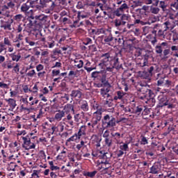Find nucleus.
Listing matches in <instances>:
<instances>
[{
	"instance_id": "f257e3e1",
	"label": "nucleus",
	"mask_w": 178,
	"mask_h": 178,
	"mask_svg": "<svg viewBox=\"0 0 178 178\" xmlns=\"http://www.w3.org/2000/svg\"><path fill=\"white\" fill-rule=\"evenodd\" d=\"M47 19L48 16L44 14L36 16H34V14H31L28 17L30 26H34L35 27H42L47 23Z\"/></svg>"
},
{
	"instance_id": "f03ea898",
	"label": "nucleus",
	"mask_w": 178,
	"mask_h": 178,
	"mask_svg": "<svg viewBox=\"0 0 178 178\" xmlns=\"http://www.w3.org/2000/svg\"><path fill=\"white\" fill-rule=\"evenodd\" d=\"M16 5L15 1L11 0L6 1L3 5L0 6V19L2 17H13L9 9H15Z\"/></svg>"
},
{
	"instance_id": "7ed1b4c3",
	"label": "nucleus",
	"mask_w": 178,
	"mask_h": 178,
	"mask_svg": "<svg viewBox=\"0 0 178 178\" xmlns=\"http://www.w3.org/2000/svg\"><path fill=\"white\" fill-rule=\"evenodd\" d=\"M130 20H131V17L124 14L120 18H117L114 20V26L117 28V30L122 31L124 29L126 24L129 23Z\"/></svg>"
},
{
	"instance_id": "20e7f679",
	"label": "nucleus",
	"mask_w": 178,
	"mask_h": 178,
	"mask_svg": "<svg viewBox=\"0 0 178 178\" xmlns=\"http://www.w3.org/2000/svg\"><path fill=\"white\" fill-rule=\"evenodd\" d=\"M102 123L104 129H112L116 126V118L112 115L106 114L102 120Z\"/></svg>"
},
{
	"instance_id": "39448f33",
	"label": "nucleus",
	"mask_w": 178,
	"mask_h": 178,
	"mask_svg": "<svg viewBox=\"0 0 178 178\" xmlns=\"http://www.w3.org/2000/svg\"><path fill=\"white\" fill-rule=\"evenodd\" d=\"M99 163L102 165V169L108 170V169L111 168V158H109V153L103 152V154L99 158Z\"/></svg>"
},
{
	"instance_id": "423d86ee",
	"label": "nucleus",
	"mask_w": 178,
	"mask_h": 178,
	"mask_svg": "<svg viewBox=\"0 0 178 178\" xmlns=\"http://www.w3.org/2000/svg\"><path fill=\"white\" fill-rule=\"evenodd\" d=\"M0 20V27L3 29V30H8V31H12V24H13V19L12 17H3Z\"/></svg>"
},
{
	"instance_id": "0eeeda50",
	"label": "nucleus",
	"mask_w": 178,
	"mask_h": 178,
	"mask_svg": "<svg viewBox=\"0 0 178 178\" xmlns=\"http://www.w3.org/2000/svg\"><path fill=\"white\" fill-rule=\"evenodd\" d=\"M21 138L23 140L22 148L26 149V151L35 149V144L34 143H31V138H30V136L26 135L25 136H22Z\"/></svg>"
},
{
	"instance_id": "6e6552de",
	"label": "nucleus",
	"mask_w": 178,
	"mask_h": 178,
	"mask_svg": "<svg viewBox=\"0 0 178 178\" xmlns=\"http://www.w3.org/2000/svg\"><path fill=\"white\" fill-rule=\"evenodd\" d=\"M33 6L34 4L33 3V1H27L26 3H24L21 6L20 10L22 13H24V15H26L29 17V16H30L31 15H33L34 12V10H30V8H33V9H34Z\"/></svg>"
},
{
	"instance_id": "1a4fd4ad",
	"label": "nucleus",
	"mask_w": 178,
	"mask_h": 178,
	"mask_svg": "<svg viewBox=\"0 0 178 178\" xmlns=\"http://www.w3.org/2000/svg\"><path fill=\"white\" fill-rule=\"evenodd\" d=\"M150 58H152V55L149 53H146L140 61H137V66L147 69L148 67V59H150Z\"/></svg>"
},
{
	"instance_id": "9d476101",
	"label": "nucleus",
	"mask_w": 178,
	"mask_h": 178,
	"mask_svg": "<svg viewBox=\"0 0 178 178\" xmlns=\"http://www.w3.org/2000/svg\"><path fill=\"white\" fill-rule=\"evenodd\" d=\"M101 58H102V59L101 60L100 63H99V66L102 69H104L105 66L109 65V63H110L109 58H111V54L109 53L103 54L101 56Z\"/></svg>"
},
{
	"instance_id": "9b49d317",
	"label": "nucleus",
	"mask_w": 178,
	"mask_h": 178,
	"mask_svg": "<svg viewBox=\"0 0 178 178\" xmlns=\"http://www.w3.org/2000/svg\"><path fill=\"white\" fill-rule=\"evenodd\" d=\"M176 24H177V21L175 20L173 18L168 19L163 23L165 28L164 31H166L167 30H173Z\"/></svg>"
},
{
	"instance_id": "f8f14e48",
	"label": "nucleus",
	"mask_w": 178,
	"mask_h": 178,
	"mask_svg": "<svg viewBox=\"0 0 178 178\" xmlns=\"http://www.w3.org/2000/svg\"><path fill=\"white\" fill-rule=\"evenodd\" d=\"M103 38H104V42L107 44V45H111V44L113 41H115V37L112 35V31H111V29H108L107 32H106V35H103Z\"/></svg>"
},
{
	"instance_id": "ddd939ff",
	"label": "nucleus",
	"mask_w": 178,
	"mask_h": 178,
	"mask_svg": "<svg viewBox=\"0 0 178 178\" xmlns=\"http://www.w3.org/2000/svg\"><path fill=\"white\" fill-rule=\"evenodd\" d=\"M46 0H32V3H33L34 9L37 10H42L45 8Z\"/></svg>"
},
{
	"instance_id": "4468645a",
	"label": "nucleus",
	"mask_w": 178,
	"mask_h": 178,
	"mask_svg": "<svg viewBox=\"0 0 178 178\" xmlns=\"http://www.w3.org/2000/svg\"><path fill=\"white\" fill-rule=\"evenodd\" d=\"M148 96H147V99H146V102L145 104H147V106H149L150 108H152V106H155V98H154L152 97V94H154V92H152V90H148Z\"/></svg>"
},
{
	"instance_id": "2eb2a0df",
	"label": "nucleus",
	"mask_w": 178,
	"mask_h": 178,
	"mask_svg": "<svg viewBox=\"0 0 178 178\" xmlns=\"http://www.w3.org/2000/svg\"><path fill=\"white\" fill-rule=\"evenodd\" d=\"M111 62L113 63V67L117 70H120L121 69L123 70V65L119 62V57L118 56V54L114 56Z\"/></svg>"
},
{
	"instance_id": "dca6fc26",
	"label": "nucleus",
	"mask_w": 178,
	"mask_h": 178,
	"mask_svg": "<svg viewBox=\"0 0 178 178\" xmlns=\"http://www.w3.org/2000/svg\"><path fill=\"white\" fill-rule=\"evenodd\" d=\"M55 1L54 0H46L45 1V8H48V10H46V13H51V10L55 9Z\"/></svg>"
},
{
	"instance_id": "f3484780",
	"label": "nucleus",
	"mask_w": 178,
	"mask_h": 178,
	"mask_svg": "<svg viewBox=\"0 0 178 178\" xmlns=\"http://www.w3.org/2000/svg\"><path fill=\"white\" fill-rule=\"evenodd\" d=\"M159 99V104L157 105V108H163V106H166L168 105V98L165 96L160 95L158 97Z\"/></svg>"
},
{
	"instance_id": "a211bd4d",
	"label": "nucleus",
	"mask_w": 178,
	"mask_h": 178,
	"mask_svg": "<svg viewBox=\"0 0 178 178\" xmlns=\"http://www.w3.org/2000/svg\"><path fill=\"white\" fill-rule=\"evenodd\" d=\"M92 143L94 144L97 148L101 147V141L102 138L97 134H94L91 136Z\"/></svg>"
},
{
	"instance_id": "6ab92c4d",
	"label": "nucleus",
	"mask_w": 178,
	"mask_h": 178,
	"mask_svg": "<svg viewBox=\"0 0 178 178\" xmlns=\"http://www.w3.org/2000/svg\"><path fill=\"white\" fill-rule=\"evenodd\" d=\"M161 172V165L159 163H154L150 168L149 173L152 175H158Z\"/></svg>"
},
{
	"instance_id": "aec40b11",
	"label": "nucleus",
	"mask_w": 178,
	"mask_h": 178,
	"mask_svg": "<svg viewBox=\"0 0 178 178\" xmlns=\"http://www.w3.org/2000/svg\"><path fill=\"white\" fill-rule=\"evenodd\" d=\"M83 95V92H81V90H73L71 92L70 97L72 98H74L76 99V101H79L81 99V97Z\"/></svg>"
},
{
	"instance_id": "412c9836",
	"label": "nucleus",
	"mask_w": 178,
	"mask_h": 178,
	"mask_svg": "<svg viewBox=\"0 0 178 178\" xmlns=\"http://www.w3.org/2000/svg\"><path fill=\"white\" fill-rule=\"evenodd\" d=\"M55 47V40L51 36H49L45 42L44 47L52 49Z\"/></svg>"
},
{
	"instance_id": "4be33fe9",
	"label": "nucleus",
	"mask_w": 178,
	"mask_h": 178,
	"mask_svg": "<svg viewBox=\"0 0 178 178\" xmlns=\"http://www.w3.org/2000/svg\"><path fill=\"white\" fill-rule=\"evenodd\" d=\"M70 111H72V112H73V114H74V106L70 104H66L63 110V111L64 112V115L65 113H66V115H69V112H70Z\"/></svg>"
},
{
	"instance_id": "5701e85b",
	"label": "nucleus",
	"mask_w": 178,
	"mask_h": 178,
	"mask_svg": "<svg viewBox=\"0 0 178 178\" xmlns=\"http://www.w3.org/2000/svg\"><path fill=\"white\" fill-rule=\"evenodd\" d=\"M111 136L114 138L116 144H120V138H123V134H120L119 132H112Z\"/></svg>"
},
{
	"instance_id": "b1692460",
	"label": "nucleus",
	"mask_w": 178,
	"mask_h": 178,
	"mask_svg": "<svg viewBox=\"0 0 178 178\" xmlns=\"http://www.w3.org/2000/svg\"><path fill=\"white\" fill-rule=\"evenodd\" d=\"M86 130H87V126L82 125L81 127H80L78 131V133H76V135H78V137H79V140H80L81 137H83V136H86Z\"/></svg>"
},
{
	"instance_id": "393cba45",
	"label": "nucleus",
	"mask_w": 178,
	"mask_h": 178,
	"mask_svg": "<svg viewBox=\"0 0 178 178\" xmlns=\"http://www.w3.org/2000/svg\"><path fill=\"white\" fill-rule=\"evenodd\" d=\"M108 30L109 29H105L104 28H100V29H97V30L92 29V33L93 34H95V35H99L100 34H104V35H105Z\"/></svg>"
},
{
	"instance_id": "a878e982",
	"label": "nucleus",
	"mask_w": 178,
	"mask_h": 178,
	"mask_svg": "<svg viewBox=\"0 0 178 178\" xmlns=\"http://www.w3.org/2000/svg\"><path fill=\"white\" fill-rule=\"evenodd\" d=\"M136 12H138L140 15L144 13L147 16V13L149 12V6H143L141 8L136 9Z\"/></svg>"
},
{
	"instance_id": "bb28decb",
	"label": "nucleus",
	"mask_w": 178,
	"mask_h": 178,
	"mask_svg": "<svg viewBox=\"0 0 178 178\" xmlns=\"http://www.w3.org/2000/svg\"><path fill=\"white\" fill-rule=\"evenodd\" d=\"M92 118L96 120L101 122V119H102V111L97 110V111L93 113Z\"/></svg>"
},
{
	"instance_id": "cd10ccee",
	"label": "nucleus",
	"mask_w": 178,
	"mask_h": 178,
	"mask_svg": "<svg viewBox=\"0 0 178 178\" xmlns=\"http://www.w3.org/2000/svg\"><path fill=\"white\" fill-rule=\"evenodd\" d=\"M62 118H65V112L59 110L58 113L55 114L54 119L57 120V122H60V120H62Z\"/></svg>"
},
{
	"instance_id": "c85d7f7f",
	"label": "nucleus",
	"mask_w": 178,
	"mask_h": 178,
	"mask_svg": "<svg viewBox=\"0 0 178 178\" xmlns=\"http://www.w3.org/2000/svg\"><path fill=\"white\" fill-rule=\"evenodd\" d=\"M145 69H147V72L143 71V74H145L147 73L149 77H152V75L154 74V70H155V67L154 66H150L149 67H146V68Z\"/></svg>"
},
{
	"instance_id": "c756f323",
	"label": "nucleus",
	"mask_w": 178,
	"mask_h": 178,
	"mask_svg": "<svg viewBox=\"0 0 178 178\" xmlns=\"http://www.w3.org/2000/svg\"><path fill=\"white\" fill-rule=\"evenodd\" d=\"M10 57L13 62H19L22 58V55H20V53H18L17 54H16V53H13L10 54Z\"/></svg>"
},
{
	"instance_id": "7c9ffc66",
	"label": "nucleus",
	"mask_w": 178,
	"mask_h": 178,
	"mask_svg": "<svg viewBox=\"0 0 178 178\" xmlns=\"http://www.w3.org/2000/svg\"><path fill=\"white\" fill-rule=\"evenodd\" d=\"M5 101L6 102H8V105L10 106V108H12V109H15V108H16V106H17V104H16V100H15V99H5Z\"/></svg>"
},
{
	"instance_id": "2f4dec72",
	"label": "nucleus",
	"mask_w": 178,
	"mask_h": 178,
	"mask_svg": "<svg viewBox=\"0 0 178 178\" xmlns=\"http://www.w3.org/2000/svg\"><path fill=\"white\" fill-rule=\"evenodd\" d=\"M81 109L83 111V112H88V109L90 107L88 106V102L87 101L83 100L81 105Z\"/></svg>"
},
{
	"instance_id": "473e14b6",
	"label": "nucleus",
	"mask_w": 178,
	"mask_h": 178,
	"mask_svg": "<svg viewBox=\"0 0 178 178\" xmlns=\"http://www.w3.org/2000/svg\"><path fill=\"white\" fill-rule=\"evenodd\" d=\"M25 42L26 44V47H35L37 45L35 42L33 41V40L28 37L25 38Z\"/></svg>"
},
{
	"instance_id": "72a5a7b5",
	"label": "nucleus",
	"mask_w": 178,
	"mask_h": 178,
	"mask_svg": "<svg viewBox=\"0 0 178 178\" xmlns=\"http://www.w3.org/2000/svg\"><path fill=\"white\" fill-rule=\"evenodd\" d=\"M156 20V19H155V18L150 17L148 21H141L140 20V24H141V26H145L147 24H152V23H155Z\"/></svg>"
},
{
	"instance_id": "f704fd0d",
	"label": "nucleus",
	"mask_w": 178,
	"mask_h": 178,
	"mask_svg": "<svg viewBox=\"0 0 178 178\" xmlns=\"http://www.w3.org/2000/svg\"><path fill=\"white\" fill-rule=\"evenodd\" d=\"M116 95L113 97L114 101H118V99H122L124 97V92L122 91L118 90L116 92Z\"/></svg>"
},
{
	"instance_id": "c9c22d12",
	"label": "nucleus",
	"mask_w": 178,
	"mask_h": 178,
	"mask_svg": "<svg viewBox=\"0 0 178 178\" xmlns=\"http://www.w3.org/2000/svg\"><path fill=\"white\" fill-rule=\"evenodd\" d=\"M144 1L146 5H151L152 3L154 6H158L159 3V0H144Z\"/></svg>"
},
{
	"instance_id": "e433bc0d",
	"label": "nucleus",
	"mask_w": 178,
	"mask_h": 178,
	"mask_svg": "<svg viewBox=\"0 0 178 178\" xmlns=\"http://www.w3.org/2000/svg\"><path fill=\"white\" fill-rule=\"evenodd\" d=\"M109 91H111V89L109 88H103L100 89V95L103 98H105V95H106Z\"/></svg>"
},
{
	"instance_id": "4c0bfd02",
	"label": "nucleus",
	"mask_w": 178,
	"mask_h": 178,
	"mask_svg": "<svg viewBox=\"0 0 178 178\" xmlns=\"http://www.w3.org/2000/svg\"><path fill=\"white\" fill-rule=\"evenodd\" d=\"M74 63H76V65H75V66L78 68V69H81V67H83V66H84V62H83V60H74Z\"/></svg>"
},
{
	"instance_id": "58836bf2",
	"label": "nucleus",
	"mask_w": 178,
	"mask_h": 178,
	"mask_svg": "<svg viewBox=\"0 0 178 178\" xmlns=\"http://www.w3.org/2000/svg\"><path fill=\"white\" fill-rule=\"evenodd\" d=\"M97 172L96 170L92 172H86L83 173V176H86V177H95V175H97Z\"/></svg>"
},
{
	"instance_id": "ea45409f",
	"label": "nucleus",
	"mask_w": 178,
	"mask_h": 178,
	"mask_svg": "<svg viewBox=\"0 0 178 178\" xmlns=\"http://www.w3.org/2000/svg\"><path fill=\"white\" fill-rule=\"evenodd\" d=\"M104 143L107 147H112V136L104 138Z\"/></svg>"
},
{
	"instance_id": "a19ab883",
	"label": "nucleus",
	"mask_w": 178,
	"mask_h": 178,
	"mask_svg": "<svg viewBox=\"0 0 178 178\" xmlns=\"http://www.w3.org/2000/svg\"><path fill=\"white\" fill-rule=\"evenodd\" d=\"M170 6L172 10L176 12V10H178V1L177 0H175V1L170 4Z\"/></svg>"
},
{
	"instance_id": "79ce46f5",
	"label": "nucleus",
	"mask_w": 178,
	"mask_h": 178,
	"mask_svg": "<svg viewBox=\"0 0 178 178\" xmlns=\"http://www.w3.org/2000/svg\"><path fill=\"white\" fill-rule=\"evenodd\" d=\"M104 154V152L102 151H97V152H92V156L94 157V158H101V156L102 154Z\"/></svg>"
},
{
	"instance_id": "37998d69",
	"label": "nucleus",
	"mask_w": 178,
	"mask_h": 178,
	"mask_svg": "<svg viewBox=\"0 0 178 178\" xmlns=\"http://www.w3.org/2000/svg\"><path fill=\"white\" fill-rule=\"evenodd\" d=\"M144 111V106H138L136 107V109L135 110V113H136V115H140L141 113H143Z\"/></svg>"
},
{
	"instance_id": "c03bdc74",
	"label": "nucleus",
	"mask_w": 178,
	"mask_h": 178,
	"mask_svg": "<svg viewBox=\"0 0 178 178\" xmlns=\"http://www.w3.org/2000/svg\"><path fill=\"white\" fill-rule=\"evenodd\" d=\"M76 140H79V136L77 134H74L72 136L67 140L66 143H71V141H76Z\"/></svg>"
},
{
	"instance_id": "a18cd8bd",
	"label": "nucleus",
	"mask_w": 178,
	"mask_h": 178,
	"mask_svg": "<svg viewBox=\"0 0 178 178\" xmlns=\"http://www.w3.org/2000/svg\"><path fill=\"white\" fill-rule=\"evenodd\" d=\"M118 8H120V10H122V12L124 13V10H128L129 5H127L126 3H123Z\"/></svg>"
},
{
	"instance_id": "49530a36",
	"label": "nucleus",
	"mask_w": 178,
	"mask_h": 178,
	"mask_svg": "<svg viewBox=\"0 0 178 178\" xmlns=\"http://www.w3.org/2000/svg\"><path fill=\"white\" fill-rule=\"evenodd\" d=\"M168 6V4L163 1H161L159 3V8H162L163 12H165L166 10V8Z\"/></svg>"
},
{
	"instance_id": "de8ad7c7",
	"label": "nucleus",
	"mask_w": 178,
	"mask_h": 178,
	"mask_svg": "<svg viewBox=\"0 0 178 178\" xmlns=\"http://www.w3.org/2000/svg\"><path fill=\"white\" fill-rule=\"evenodd\" d=\"M159 8L158 7H152L151 6L150 8V12L151 13H153L154 15H158V13H159Z\"/></svg>"
},
{
	"instance_id": "09e8293b",
	"label": "nucleus",
	"mask_w": 178,
	"mask_h": 178,
	"mask_svg": "<svg viewBox=\"0 0 178 178\" xmlns=\"http://www.w3.org/2000/svg\"><path fill=\"white\" fill-rule=\"evenodd\" d=\"M114 42H118V44H122V42H124V40H123V36H118L117 38L114 37Z\"/></svg>"
},
{
	"instance_id": "8fccbe9b",
	"label": "nucleus",
	"mask_w": 178,
	"mask_h": 178,
	"mask_svg": "<svg viewBox=\"0 0 178 178\" xmlns=\"http://www.w3.org/2000/svg\"><path fill=\"white\" fill-rule=\"evenodd\" d=\"M120 149L122 151H129V143H124L120 145Z\"/></svg>"
},
{
	"instance_id": "3c124183",
	"label": "nucleus",
	"mask_w": 178,
	"mask_h": 178,
	"mask_svg": "<svg viewBox=\"0 0 178 178\" xmlns=\"http://www.w3.org/2000/svg\"><path fill=\"white\" fill-rule=\"evenodd\" d=\"M155 51L156 54H158L159 55H161L162 52H163V50L162 49V46L156 45L155 47Z\"/></svg>"
},
{
	"instance_id": "603ef678",
	"label": "nucleus",
	"mask_w": 178,
	"mask_h": 178,
	"mask_svg": "<svg viewBox=\"0 0 178 178\" xmlns=\"http://www.w3.org/2000/svg\"><path fill=\"white\" fill-rule=\"evenodd\" d=\"M63 122H65V123H67V124H69V126H70L72 129L74 127V121L73 120V118L70 120H66Z\"/></svg>"
},
{
	"instance_id": "864d4df0",
	"label": "nucleus",
	"mask_w": 178,
	"mask_h": 178,
	"mask_svg": "<svg viewBox=\"0 0 178 178\" xmlns=\"http://www.w3.org/2000/svg\"><path fill=\"white\" fill-rule=\"evenodd\" d=\"M3 42L4 45H7V47H12V42H10V40H9V38H4Z\"/></svg>"
},
{
	"instance_id": "5fc2aeb1",
	"label": "nucleus",
	"mask_w": 178,
	"mask_h": 178,
	"mask_svg": "<svg viewBox=\"0 0 178 178\" xmlns=\"http://www.w3.org/2000/svg\"><path fill=\"white\" fill-rule=\"evenodd\" d=\"M13 19L15 20V22H22V19H23V15L17 14L14 16Z\"/></svg>"
},
{
	"instance_id": "6e6d98bb",
	"label": "nucleus",
	"mask_w": 178,
	"mask_h": 178,
	"mask_svg": "<svg viewBox=\"0 0 178 178\" xmlns=\"http://www.w3.org/2000/svg\"><path fill=\"white\" fill-rule=\"evenodd\" d=\"M35 74H37L35 73V70H32L26 73V76H28V77H36Z\"/></svg>"
},
{
	"instance_id": "4d7b16f0",
	"label": "nucleus",
	"mask_w": 178,
	"mask_h": 178,
	"mask_svg": "<svg viewBox=\"0 0 178 178\" xmlns=\"http://www.w3.org/2000/svg\"><path fill=\"white\" fill-rule=\"evenodd\" d=\"M140 144L142 145H147L148 144V140L145 136H142L141 140H140Z\"/></svg>"
},
{
	"instance_id": "13d9d810",
	"label": "nucleus",
	"mask_w": 178,
	"mask_h": 178,
	"mask_svg": "<svg viewBox=\"0 0 178 178\" xmlns=\"http://www.w3.org/2000/svg\"><path fill=\"white\" fill-rule=\"evenodd\" d=\"M122 13H123L122 11V10H120V8H117V10L114 12V15L115 16H118V17H120V16H122Z\"/></svg>"
},
{
	"instance_id": "bf43d9fd",
	"label": "nucleus",
	"mask_w": 178,
	"mask_h": 178,
	"mask_svg": "<svg viewBox=\"0 0 178 178\" xmlns=\"http://www.w3.org/2000/svg\"><path fill=\"white\" fill-rule=\"evenodd\" d=\"M90 121L92 122V129H94V127H95V126H97V124H98V122H99L98 121V120H95V118H92Z\"/></svg>"
},
{
	"instance_id": "052dcab7",
	"label": "nucleus",
	"mask_w": 178,
	"mask_h": 178,
	"mask_svg": "<svg viewBox=\"0 0 178 178\" xmlns=\"http://www.w3.org/2000/svg\"><path fill=\"white\" fill-rule=\"evenodd\" d=\"M139 99H141V101H143V102H147V99L148 98V95H143L142 96H139L138 97Z\"/></svg>"
},
{
	"instance_id": "680f3d73",
	"label": "nucleus",
	"mask_w": 178,
	"mask_h": 178,
	"mask_svg": "<svg viewBox=\"0 0 178 178\" xmlns=\"http://www.w3.org/2000/svg\"><path fill=\"white\" fill-rule=\"evenodd\" d=\"M104 105L105 106H108V108H112V106H113V103H112V101L111 100H106L104 102Z\"/></svg>"
},
{
	"instance_id": "e2e57ef3",
	"label": "nucleus",
	"mask_w": 178,
	"mask_h": 178,
	"mask_svg": "<svg viewBox=\"0 0 178 178\" xmlns=\"http://www.w3.org/2000/svg\"><path fill=\"white\" fill-rule=\"evenodd\" d=\"M42 115H44V111H42V108H40L39 113L37 115L36 118H34V120H37V119H41Z\"/></svg>"
},
{
	"instance_id": "0e129e2a",
	"label": "nucleus",
	"mask_w": 178,
	"mask_h": 178,
	"mask_svg": "<svg viewBox=\"0 0 178 178\" xmlns=\"http://www.w3.org/2000/svg\"><path fill=\"white\" fill-rule=\"evenodd\" d=\"M84 45H89V44H92V40L89 38H86L83 42Z\"/></svg>"
},
{
	"instance_id": "69168bd1",
	"label": "nucleus",
	"mask_w": 178,
	"mask_h": 178,
	"mask_svg": "<svg viewBox=\"0 0 178 178\" xmlns=\"http://www.w3.org/2000/svg\"><path fill=\"white\" fill-rule=\"evenodd\" d=\"M83 147H84V140H81L80 144L76 145V148L80 151L81 149V148H83Z\"/></svg>"
},
{
	"instance_id": "338daca9",
	"label": "nucleus",
	"mask_w": 178,
	"mask_h": 178,
	"mask_svg": "<svg viewBox=\"0 0 178 178\" xmlns=\"http://www.w3.org/2000/svg\"><path fill=\"white\" fill-rule=\"evenodd\" d=\"M74 122H76V123H79V122H80V114L76 113L74 115Z\"/></svg>"
},
{
	"instance_id": "774afa93",
	"label": "nucleus",
	"mask_w": 178,
	"mask_h": 178,
	"mask_svg": "<svg viewBox=\"0 0 178 178\" xmlns=\"http://www.w3.org/2000/svg\"><path fill=\"white\" fill-rule=\"evenodd\" d=\"M150 112L151 111H149V108H145V106H144V109H143V111L142 113V115H149Z\"/></svg>"
}]
</instances>
